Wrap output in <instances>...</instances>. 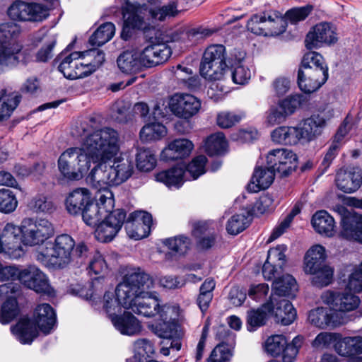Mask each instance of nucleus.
<instances>
[{
    "label": "nucleus",
    "mask_w": 362,
    "mask_h": 362,
    "mask_svg": "<svg viewBox=\"0 0 362 362\" xmlns=\"http://www.w3.org/2000/svg\"><path fill=\"white\" fill-rule=\"evenodd\" d=\"M336 185L345 193H354L362 184V170L356 167L340 169L336 175Z\"/></svg>",
    "instance_id": "b1692460"
},
{
    "label": "nucleus",
    "mask_w": 362,
    "mask_h": 362,
    "mask_svg": "<svg viewBox=\"0 0 362 362\" xmlns=\"http://www.w3.org/2000/svg\"><path fill=\"white\" fill-rule=\"evenodd\" d=\"M346 289L355 293L362 291V272L358 268H354L348 276Z\"/></svg>",
    "instance_id": "774afa93"
},
{
    "label": "nucleus",
    "mask_w": 362,
    "mask_h": 362,
    "mask_svg": "<svg viewBox=\"0 0 362 362\" xmlns=\"http://www.w3.org/2000/svg\"><path fill=\"white\" fill-rule=\"evenodd\" d=\"M167 134L166 127L160 122H152L144 125L139 133L144 142L160 140Z\"/></svg>",
    "instance_id": "49530a36"
},
{
    "label": "nucleus",
    "mask_w": 362,
    "mask_h": 362,
    "mask_svg": "<svg viewBox=\"0 0 362 362\" xmlns=\"http://www.w3.org/2000/svg\"><path fill=\"white\" fill-rule=\"evenodd\" d=\"M21 100L18 92L3 90L0 92V122L8 119Z\"/></svg>",
    "instance_id": "e433bc0d"
},
{
    "label": "nucleus",
    "mask_w": 362,
    "mask_h": 362,
    "mask_svg": "<svg viewBox=\"0 0 362 362\" xmlns=\"http://www.w3.org/2000/svg\"><path fill=\"white\" fill-rule=\"evenodd\" d=\"M23 245L35 246L43 243L54 233L52 223L45 218H25L22 223Z\"/></svg>",
    "instance_id": "9b49d317"
},
{
    "label": "nucleus",
    "mask_w": 362,
    "mask_h": 362,
    "mask_svg": "<svg viewBox=\"0 0 362 362\" xmlns=\"http://www.w3.org/2000/svg\"><path fill=\"white\" fill-rule=\"evenodd\" d=\"M309 322L320 329L336 327L344 324L347 319L339 316L338 313L332 310L329 307H317L311 310L308 316Z\"/></svg>",
    "instance_id": "aec40b11"
},
{
    "label": "nucleus",
    "mask_w": 362,
    "mask_h": 362,
    "mask_svg": "<svg viewBox=\"0 0 362 362\" xmlns=\"http://www.w3.org/2000/svg\"><path fill=\"white\" fill-rule=\"evenodd\" d=\"M337 211L342 216L341 236L362 243V216L353 215L344 206H338Z\"/></svg>",
    "instance_id": "5701e85b"
},
{
    "label": "nucleus",
    "mask_w": 362,
    "mask_h": 362,
    "mask_svg": "<svg viewBox=\"0 0 362 362\" xmlns=\"http://www.w3.org/2000/svg\"><path fill=\"white\" fill-rule=\"evenodd\" d=\"M226 48L222 45L209 46L203 55L200 64V74L209 81H220L228 71L225 62Z\"/></svg>",
    "instance_id": "6e6552de"
},
{
    "label": "nucleus",
    "mask_w": 362,
    "mask_h": 362,
    "mask_svg": "<svg viewBox=\"0 0 362 362\" xmlns=\"http://www.w3.org/2000/svg\"><path fill=\"white\" fill-rule=\"evenodd\" d=\"M326 127V119L320 115H314L305 119L298 127L300 139L310 141L320 136Z\"/></svg>",
    "instance_id": "c756f323"
},
{
    "label": "nucleus",
    "mask_w": 362,
    "mask_h": 362,
    "mask_svg": "<svg viewBox=\"0 0 362 362\" xmlns=\"http://www.w3.org/2000/svg\"><path fill=\"white\" fill-rule=\"evenodd\" d=\"M248 224L247 216L245 214H236L228 221L226 230L231 235H237L243 231Z\"/></svg>",
    "instance_id": "bf43d9fd"
},
{
    "label": "nucleus",
    "mask_w": 362,
    "mask_h": 362,
    "mask_svg": "<svg viewBox=\"0 0 362 362\" xmlns=\"http://www.w3.org/2000/svg\"><path fill=\"white\" fill-rule=\"evenodd\" d=\"M118 68L125 74H134L144 66L140 50H127L121 53L117 59Z\"/></svg>",
    "instance_id": "f704fd0d"
},
{
    "label": "nucleus",
    "mask_w": 362,
    "mask_h": 362,
    "mask_svg": "<svg viewBox=\"0 0 362 362\" xmlns=\"http://www.w3.org/2000/svg\"><path fill=\"white\" fill-rule=\"evenodd\" d=\"M115 33V27L113 23H103L90 37L89 43L92 46H102L110 41Z\"/></svg>",
    "instance_id": "a18cd8bd"
},
{
    "label": "nucleus",
    "mask_w": 362,
    "mask_h": 362,
    "mask_svg": "<svg viewBox=\"0 0 362 362\" xmlns=\"http://www.w3.org/2000/svg\"><path fill=\"white\" fill-rule=\"evenodd\" d=\"M306 68L310 69H328L323 57L316 52H310L304 55L300 69H305Z\"/></svg>",
    "instance_id": "6e6d98bb"
},
{
    "label": "nucleus",
    "mask_w": 362,
    "mask_h": 362,
    "mask_svg": "<svg viewBox=\"0 0 362 362\" xmlns=\"http://www.w3.org/2000/svg\"><path fill=\"white\" fill-rule=\"evenodd\" d=\"M287 344L286 337L281 334L273 335L266 340L264 343L265 351L271 356H276L285 353Z\"/></svg>",
    "instance_id": "3c124183"
},
{
    "label": "nucleus",
    "mask_w": 362,
    "mask_h": 362,
    "mask_svg": "<svg viewBox=\"0 0 362 362\" xmlns=\"http://www.w3.org/2000/svg\"><path fill=\"white\" fill-rule=\"evenodd\" d=\"M169 105L176 117L188 119L199 112L202 102L191 94L176 93L172 96Z\"/></svg>",
    "instance_id": "f3484780"
},
{
    "label": "nucleus",
    "mask_w": 362,
    "mask_h": 362,
    "mask_svg": "<svg viewBox=\"0 0 362 362\" xmlns=\"http://www.w3.org/2000/svg\"><path fill=\"white\" fill-rule=\"evenodd\" d=\"M313 10L312 5L293 8L285 13L286 18L291 23H296L305 20Z\"/></svg>",
    "instance_id": "0e129e2a"
},
{
    "label": "nucleus",
    "mask_w": 362,
    "mask_h": 362,
    "mask_svg": "<svg viewBox=\"0 0 362 362\" xmlns=\"http://www.w3.org/2000/svg\"><path fill=\"white\" fill-rule=\"evenodd\" d=\"M245 57L244 52H238L234 59L228 60L230 66V75L234 83L245 85L251 78V71L245 61Z\"/></svg>",
    "instance_id": "c85d7f7f"
},
{
    "label": "nucleus",
    "mask_w": 362,
    "mask_h": 362,
    "mask_svg": "<svg viewBox=\"0 0 362 362\" xmlns=\"http://www.w3.org/2000/svg\"><path fill=\"white\" fill-rule=\"evenodd\" d=\"M29 206L36 213H51L54 209L52 201L43 194L33 197L29 203Z\"/></svg>",
    "instance_id": "4d7b16f0"
},
{
    "label": "nucleus",
    "mask_w": 362,
    "mask_h": 362,
    "mask_svg": "<svg viewBox=\"0 0 362 362\" xmlns=\"http://www.w3.org/2000/svg\"><path fill=\"white\" fill-rule=\"evenodd\" d=\"M88 273L90 274H95V275H103L107 270V263L103 257V255L99 252H95L88 267Z\"/></svg>",
    "instance_id": "338daca9"
},
{
    "label": "nucleus",
    "mask_w": 362,
    "mask_h": 362,
    "mask_svg": "<svg viewBox=\"0 0 362 362\" xmlns=\"http://www.w3.org/2000/svg\"><path fill=\"white\" fill-rule=\"evenodd\" d=\"M286 250L287 247L285 245H279L272 247L268 251L267 259L275 263L281 270L286 261L285 255Z\"/></svg>",
    "instance_id": "69168bd1"
},
{
    "label": "nucleus",
    "mask_w": 362,
    "mask_h": 362,
    "mask_svg": "<svg viewBox=\"0 0 362 362\" xmlns=\"http://www.w3.org/2000/svg\"><path fill=\"white\" fill-rule=\"evenodd\" d=\"M336 351L341 356H350L362 353V337L341 338L334 344Z\"/></svg>",
    "instance_id": "79ce46f5"
},
{
    "label": "nucleus",
    "mask_w": 362,
    "mask_h": 362,
    "mask_svg": "<svg viewBox=\"0 0 362 362\" xmlns=\"http://www.w3.org/2000/svg\"><path fill=\"white\" fill-rule=\"evenodd\" d=\"M272 300L263 304L257 309H252L247 312V329L250 332L255 331L259 327L264 325L272 316Z\"/></svg>",
    "instance_id": "4c0bfd02"
},
{
    "label": "nucleus",
    "mask_w": 362,
    "mask_h": 362,
    "mask_svg": "<svg viewBox=\"0 0 362 362\" xmlns=\"http://www.w3.org/2000/svg\"><path fill=\"white\" fill-rule=\"evenodd\" d=\"M296 290V281L291 275L285 274L277 278L273 283L272 293L270 297L272 303L276 300V298L291 296Z\"/></svg>",
    "instance_id": "58836bf2"
},
{
    "label": "nucleus",
    "mask_w": 362,
    "mask_h": 362,
    "mask_svg": "<svg viewBox=\"0 0 362 362\" xmlns=\"http://www.w3.org/2000/svg\"><path fill=\"white\" fill-rule=\"evenodd\" d=\"M228 143L221 132L209 136L205 142V150L209 156L220 155L226 151Z\"/></svg>",
    "instance_id": "de8ad7c7"
},
{
    "label": "nucleus",
    "mask_w": 362,
    "mask_h": 362,
    "mask_svg": "<svg viewBox=\"0 0 362 362\" xmlns=\"http://www.w3.org/2000/svg\"><path fill=\"white\" fill-rule=\"evenodd\" d=\"M155 178L157 182L163 183L170 189L180 188L188 180L185 173V168L180 165L158 172L155 175Z\"/></svg>",
    "instance_id": "2f4dec72"
},
{
    "label": "nucleus",
    "mask_w": 362,
    "mask_h": 362,
    "mask_svg": "<svg viewBox=\"0 0 362 362\" xmlns=\"http://www.w3.org/2000/svg\"><path fill=\"white\" fill-rule=\"evenodd\" d=\"M111 322L115 328L123 335H138L143 329L141 322L130 312H125L121 315L112 316Z\"/></svg>",
    "instance_id": "cd10ccee"
},
{
    "label": "nucleus",
    "mask_w": 362,
    "mask_h": 362,
    "mask_svg": "<svg viewBox=\"0 0 362 362\" xmlns=\"http://www.w3.org/2000/svg\"><path fill=\"white\" fill-rule=\"evenodd\" d=\"M18 200L15 194L10 189H0V211L10 214L16 210Z\"/></svg>",
    "instance_id": "864d4df0"
},
{
    "label": "nucleus",
    "mask_w": 362,
    "mask_h": 362,
    "mask_svg": "<svg viewBox=\"0 0 362 362\" xmlns=\"http://www.w3.org/2000/svg\"><path fill=\"white\" fill-rule=\"evenodd\" d=\"M339 338V334L332 332H320L312 342V346L317 349L329 348L333 344H336Z\"/></svg>",
    "instance_id": "052dcab7"
},
{
    "label": "nucleus",
    "mask_w": 362,
    "mask_h": 362,
    "mask_svg": "<svg viewBox=\"0 0 362 362\" xmlns=\"http://www.w3.org/2000/svg\"><path fill=\"white\" fill-rule=\"evenodd\" d=\"M266 161L267 165L281 176H287L296 170L298 165L296 154L291 150L283 148L269 151Z\"/></svg>",
    "instance_id": "dca6fc26"
},
{
    "label": "nucleus",
    "mask_w": 362,
    "mask_h": 362,
    "mask_svg": "<svg viewBox=\"0 0 362 362\" xmlns=\"http://www.w3.org/2000/svg\"><path fill=\"white\" fill-rule=\"evenodd\" d=\"M4 245V255L11 259H18L23 257L25 250L23 246L22 226L8 223L0 231Z\"/></svg>",
    "instance_id": "2eb2a0df"
},
{
    "label": "nucleus",
    "mask_w": 362,
    "mask_h": 362,
    "mask_svg": "<svg viewBox=\"0 0 362 362\" xmlns=\"http://www.w3.org/2000/svg\"><path fill=\"white\" fill-rule=\"evenodd\" d=\"M163 243L169 250L180 255H185L192 245L191 240L183 235L166 238Z\"/></svg>",
    "instance_id": "8fccbe9b"
},
{
    "label": "nucleus",
    "mask_w": 362,
    "mask_h": 362,
    "mask_svg": "<svg viewBox=\"0 0 362 362\" xmlns=\"http://www.w3.org/2000/svg\"><path fill=\"white\" fill-rule=\"evenodd\" d=\"M59 70L65 78L71 80L88 76L80 52H74L65 57L59 65Z\"/></svg>",
    "instance_id": "bb28decb"
},
{
    "label": "nucleus",
    "mask_w": 362,
    "mask_h": 362,
    "mask_svg": "<svg viewBox=\"0 0 362 362\" xmlns=\"http://www.w3.org/2000/svg\"><path fill=\"white\" fill-rule=\"evenodd\" d=\"M91 194L86 188H78L71 192L66 199V209L71 215L81 214L91 201Z\"/></svg>",
    "instance_id": "473e14b6"
},
{
    "label": "nucleus",
    "mask_w": 362,
    "mask_h": 362,
    "mask_svg": "<svg viewBox=\"0 0 362 362\" xmlns=\"http://www.w3.org/2000/svg\"><path fill=\"white\" fill-rule=\"evenodd\" d=\"M328 69H299L298 83L300 89L305 93H311L319 89L327 80Z\"/></svg>",
    "instance_id": "4be33fe9"
},
{
    "label": "nucleus",
    "mask_w": 362,
    "mask_h": 362,
    "mask_svg": "<svg viewBox=\"0 0 362 362\" xmlns=\"http://www.w3.org/2000/svg\"><path fill=\"white\" fill-rule=\"evenodd\" d=\"M315 230L324 236L332 237L335 233V222L333 217L326 211L315 212L311 220Z\"/></svg>",
    "instance_id": "c9c22d12"
},
{
    "label": "nucleus",
    "mask_w": 362,
    "mask_h": 362,
    "mask_svg": "<svg viewBox=\"0 0 362 362\" xmlns=\"http://www.w3.org/2000/svg\"><path fill=\"white\" fill-rule=\"evenodd\" d=\"M125 226L130 238L140 240L147 237L152 226V216L146 211H135L129 216Z\"/></svg>",
    "instance_id": "412c9836"
},
{
    "label": "nucleus",
    "mask_w": 362,
    "mask_h": 362,
    "mask_svg": "<svg viewBox=\"0 0 362 362\" xmlns=\"http://www.w3.org/2000/svg\"><path fill=\"white\" fill-rule=\"evenodd\" d=\"M271 137L274 143L284 145H295L301 140L298 127H277L272 131Z\"/></svg>",
    "instance_id": "ea45409f"
},
{
    "label": "nucleus",
    "mask_w": 362,
    "mask_h": 362,
    "mask_svg": "<svg viewBox=\"0 0 362 362\" xmlns=\"http://www.w3.org/2000/svg\"><path fill=\"white\" fill-rule=\"evenodd\" d=\"M74 245L75 242L70 235H58L54 243H47L45 248L36 254V259L44 264H51L64 267L71 262Z\"/></svg>",
    "instance_id": "39448f33"
},
{
    "label": "nucleus",
    "mask_w": 362,
    "mask_h": 362,
    "mask_svg": "<svg viewBox=\"0 0 362 362\" xmlns=\"http://www.w3.org/2000/svg\"><path fill=\"white\" fill-rule=\"evenodd\" d=\"M19 27L13 23L0 24V65L8 66L18 62L22 46L16 40Z\"/></svg>",
    "instance_id": "1a4fd4ad"
},
{
    "label": "nucleus",
    "mask_w": 362,
    "mask_h": 362,
    "mask_svg": "<svg viewBox=\"0 0 362 362\" xmlns=\"http://www.w3.org/2000/svg\"><path fill=\"white\" fill-rule=\"evenodd\" d=\"M122 140L119 133L111 127L92 132L84 131L80 146L69 147L57 160L58 170L68 181L81 180L95 164L88 176L93 187L122 184L132 177L134 163L128 157L118 156Z\"/></svg>",
    "instance_id": "f257e3e1"
},
{
    "label": "nucleus",
    "mask_w": 362,
    "mask_h": 362,
    "mask_svg": "<svg viewBox=\"0 0 362 362\" xmlns=\"http://www.w3.org/2000/svg\"><path fill=\"white\" fill-rule=\"evenodd\" d=\"M158 3L160 0H134L133 2L127 0L122 7V35L130 30H147L154 28L159 22L174 17L178 13L175 2L157 7Z\"/></svg>",
    "instance_id": "7ed1b4c3"
},
{
    "label": "nucleus",
    "mask_w": 362,
    "mask_h": 362,
    "mask_svg": "<svg viewBox=\"0 0 362 362\" xmlns=\"http://www.w3.org/2000/svg\"><path fill=\"white\" fill-rule=\"evenodd\" d=\"M21 314V308L13 296H8L0 308V322L7 325L14 320Z\"/></svg>",
    "instance_id": "c03bdc74"
},
{
    "label": "nucleus",
    "mask_w": 362,
    "mask_h": 362,
    "mask_svg": "<svg viewBox=\"0 0 362 362\" xmlns=\"http://www.w3.org/2000/svg\"><path fill=\"white\" fill-rule=\"evenodd\" d=\"M144 66L151 67L165 62L170 57L172 52L165 44H153L140 50Z\"/></svg>",
    "instance_id": "393cba45"
},
{
    "label": "nucleus",
    "mask_w": 362,
    "mask_h": 362,
    "mask_svg": "<svg viewBox=\"0 0 362 362\" xmlns=\"http://www.w3.org/2000/svg\"><path fill=\"white\" fill-rule=\"evenodd\" d=\"M129 109L130 104L128 101L117 100L112 107V117L119 122H126L131 119Z\"/></svg>",
    "instance_id": "680f3d73"
},
{
    "label": "nucleus",
    "mask_w": 362,
    "mask_h": 362,
    "mask_svg": "<svg viewBox=\"0 0 362 362\" xmlns=\"http://www.w3.org/2000/svg\"><path fill=\"white\" fill-rule=\"evenodd\" d=\"M247 27L248 30L259 35H276L285 30L282 14L276 11L253 15Z\"/></svg>",
    "instance_id": "9d476101"
},
{
    "label": "nucleus",
    "mask_w": 362,
    "mask_h": 362,
    "mask_svg": "<svg viewBox=\"0 0 362 362\" xmlns=\"http://www.w3.org/2000/svg\"><path fill=\"white\" fill-rule=\"evenodd\" d=\"M21 282L37 293L48 295L53 293L47 276L35 265H30L21 269Z\"/></svg>",
    "instance_id": "6ab92c4d"
},
{
    "label": "nucleus",
    "mask_w": 362,
    "mask_h": 362,
    "mask_svg": "<svg viewBox=\"0 0 362 362\" xmlns=\"http://www.w3.org/2000/svg\"><path fill=\"white\" fill-rule=\"evenodd\" d=\"M57 316L54 309L47 303L37 306L33 319L21 318L11 327V333L21 344H30L38 335L39 331L49 334L54 329Z\"/></svg>",
    "instance_id": "20e7f679"
},
{
    "label": "nucleus",
    "mask_w": 362,
    "mask_h": 362,
    "mask_svg": "<svg viewBox=\"0 0 362 362\" xmlns=\"http://www.w3.org/2000/svg\"><path fill=\"white\" fill-rule=\"evenodd\" d=\"M136 167L139 170L148 172L156 165L155 155L149 149H140L136 154Z\"/></svg>",
    "instance_id": "603ef678"
},
{
    "label": "nucleus",
    "mask_w": 362,
    "mask_h": 362,
    "mask_svg": "<svg viewBox=\"0 0 362 362\" xmlns=\"http://www.w3.org/2000/svg\"><path fill=\"white\" fill-rule=\"evenodd\" d=\"M321 300L323 304L344 317H345L344 313L355 310L361 303L359 297L349 291L343 292L326 291L321 295Z\"/></svg>",
    "instance_id": "f8f14e48"
},
{
    "label": "nucleus",
    "mask_w": 362,
    "mask_h": 362,
    "mask_svg": "<svg viewBox=\"0 0 362 362\" xmlns=\"http://www.w3.org/2000/svg\"><path fill=\"white\" fill-rule=\"evenodd\" d=\"M232 356L231 347L223 343L219 344L211 351L208 362H226Z\"/></svg>",
    "instance_id": "e2e57ef3"
},
{
    "label": "nucleus",
    "mask_w": 362,
    "mask_h": 362,
    "mask_svg": "<svg viewBox=\"0 0 362 362\" xmlns=\"http://www.w3.org/2000/svg\"><path fill=\"white\" fill-rule=\"evenodd\" d=\"M272 307V315L278 323L283 325H291L296 317V311L293 305L286 299L276 298Z\"/></svg>",
    "instance_id": "7c9ffc66"
},
{
    "label": "nucleus",
    "mask_w": 362,
    "mask_h": 362,
    "mask_svg": "<svg viewBox=\"0 0 362 362\" xmlns=\"http://www.w3.org/2000/svg\"><path fill=\"white\" fill-rule=\"evenodd\" d=\"M305 273L312 275L313 285L320 288L328 286L332 282L333 277V269L326 264L319 268H314L311 272Z\"/></svg>",
    "instance_id": "09e8293b"
},
{
    "label": "nucleus",
    "mask_w": 362,
    "mask_h": 362,
    "mask_svg": "<svg viewBox=\"0 0 362 362\" xmlns=\"http://www.w3.org/2000/svg\"><path fill=\"white\" fill-rule=\"evenodd\" d=\"M337 41L335 28L329 23L315 25L308 33L305 44L308 49H317L324 45L334 44Z\"/></svg>",
    "instance_id": "a211bd4d"
},
{
    "label": "nucleus",
    "mask_w": 362,
    "mask_h": 362,
    "mask_svg": "<svg viewBox=\"0 0 362 362\" xmlns=\"http://www.w3.org/2000/svg\"><path fill=\"white\" fill-rule=\"evenodd\" d=\"M206 163V157L201 155L194 158L187 167L185 165L182 166L185 168V173L187 171L192 180H196L205 173Z\"/></svg>",
    "instance_id": "5fc2aeb1"
},
{
    "label": "nucleus",
    "mask_w": 362,
    "mask_h": 362,
    "mask_svg": "<svg viewBox=\"0 0 362 362\" xmlns=\"http://www.w3.org/2000/svg\"><path fill=\"white\" fill-rule=\"evenodd\" d=\"M244 117L242 113L223 111L217 115L216 122L223 129L230 128L238 123Z\"/></svg>",
    "instance_id": "13d9d810"
},
{
    "label": "nucleus",
    "mask_w": 362,
    "mask_h": 362,
    "mask_svg": "<svg viewBox=\"0 0 362 362\" xmlns=\"http://www.w3.org/2000/svg\"><path fill=\"white\" fill-rule=\"evenodd\" d=\"M80 54L88 76L95 71L105 62V53L98 49L80 52Z\"/></svg>",
    "instance_id": "37998d69"
},
{
    "label": "nucleus",
    "mask_w": 362,
    "mask_h": 362,
    "mask_svg": "<svg viewBox=\"0 0 362 362\" xmlns=\"http://www.w3.org/2000/svg\"><path fill=\"white\" fill-rule=\"evenodd\" d=\"M326 259L325 249L320 245L312 246L304 257L303 270L305 272H311L314 268H319L325 264Z\"/></svg>",
    "instance_id": "a19ab883"
},
{
    "label": "nucleus",
    "mask_w": 362,
    "mask_h": 362,
    "mask_svg": "<svg viewBox=\"0 0 362 362\" xmlns=\"http://www.w3.org/2000/svg\"><path fill=\"white\" fill-rule=\"evenodd\" d=\"M126 218L124 210H112L95 226V238L100 242L112 240L121 230Z\"/></svg>",
    "instance_id": "ddd939ff"
},
{
    "label": "nucleus",
    "mask_w": 362,
    "mask_h": 362,
    "mask_svg": "<svg viewBox=\"0 0 362 362\" xmlns=\"http://www.w3.org/2000/svg\"><path fill=\"white\" fill-rule=\"evenodd\" d=\"M7 14L14 21H40L48 16L44 6L17 0L8 8Z\"/></svg>",
    "instance_id": "4468645a"
},
{
    "label": "nucleus",
    "mask_w": 362,
    "mask_h": 362,
    "mask_svg": "<svg viewBox=\"0 0 362 362\" xmlns=\"http://www.w3.org/2000/svg\"><path fill=\"white\" fill-rule=\"evenodd\" d=\"M153 288L151 277L140 268L129 269L115 290L116 298L111 293L104 295V309L110 318L121 308L131 309L143 316H151L156 313L158 306L156 300L151 298V290Z\"/></svg>",
    "instance_id": "f03ea898"
},
{
    "label": "nucleus",
    "mask_w": 362,
    "mask_h": 362,
    "mask_svg": "<svg viewBox=\"0 0 362 362\" xmlns=\"http://www.w3.org/2000/svg\"><path fill=\"white\" fill-rule=\"evenodd\" d=\"M119 185L110 184L101 187H93L98 190L95 197L96 203L91 200L81 214L86 225L95 227L106 214L111 212L115 207V197L110 188Z\"/></svg>",
    "instance_id": "0eeeda50"
},
{
    "label": "nucleus",
    "mask_w": 362,
    "mask_h": 362,
    "mask_svg": "<svg viewBox=\"0 0 362 362\" xmlns=\"http://www.w3.org/2000/svg\"><path fill=\"white\" fill-rule=\"evenodd\" d=\"M194 148L193 143L185 138L170 141L160 153V159L165 161L182 159L189 156Z\"/></svg>",
    "instance_id": "a878e982"
},
{
    "label": "nucleus",
    "mask_w": 362,
    "mask_h": 362,
    "mask_svg": "<svg viewBox=\"0 0 362 362\" xmlns=\"http://www.w3.org/2000/svg\"><path fill=\"white\" fill-rule=\"evenodd\" d=\"M151 298L158 303L156 313L146 317H157L162 322L152 325V331L160 338L171 339L180 337V327L176 322L180 315V308L176 305L163 304L161 300L151 294Z\"/></svg>",
    "instance_id": "423d86ee"
},
{
    "label": "nucleus",
    "mask_w": 362,
    "mask_h": 362,
    "mask_svg": "<svg viewBox=\"0 0 362 362\" xmlns=\"http://www.w3.org/2000/svg\"><path fill=\"white\" fill-rule=\"evenodd\" d=\"M275 171L269 165L257 166L255 169L247 189L251 192H257L268 188L274 180Z\"/></svg>",
    "instance_id": "72a5a7b5"
}]
</instances>
